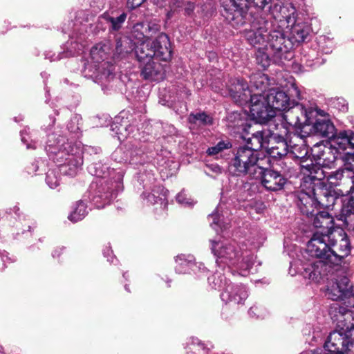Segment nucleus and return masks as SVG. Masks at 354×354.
<instances>
[{
  "mask_svg": "<svg viewBox=\"0 0 354 354\" xmlns=\"http://www.w3.org/2000/svg\"><path fill=\"white\" fill-rule=\"evenodd\" d=\"M289 26H291L290 39L286 38L280 30H269L270 23L262 18L254 21L251 28L245 30L247 41L257 48V62L263 69L271 62L281 64L283 60L291 59V39L295 42H303L310 34V28L306 23L296 21Z\"/></svg>",
  "mask_w": 354,
  "mask_h": 354,
  "instance_id": "obj_1",
  "label": "nucleus"
},
{
  "mask_svg": "<svg viewBox=\"0 0 354 354\" xmlns=\"http://www.w3.org/2000/svg\"><path fill=\"white\" fill-rule=\"evenodd\" d=\"M50 124L44 130L47 136L44 149L53 162L58 165L57 169H50L46 173V182L48 187L55 189L59 185V172L64 176L73 177L77 174L83 165V145L73 142L62 133L59 127H55V118L50 117Z\"/></svg>",
  "mask_w": 354,
  "mask_h": 354,
  "instance_id": "obj_2",
  "label": "nucleus"
},
{
  "mask_svg": "<svg viewBox=\"0 0 354 354\" xmlns=\"http://www.w3.org/2000/svg\"><path fill=\"white\" fill-rule=\"evenodd\" d=\"M298 113L300 115H296L295 121L290 122L291 127L302 129L312 125L310 131L313 133L329 138L332 146L342 149L345 154L354 155V131L344 130L337 133L325 111L309 102L307 104L297 105L286 116L290 118L292 113Z\"/></svg>",
  "mask_w": 354,
  "mask_h": 354,
  "instance_id": "obj_3",
  "label": "nucleus"
},
{
  "mask_svg": "<svg viewBox=\"0 0 354 354\" xmlns=\"http://www.w3.org/2000/svg\"><path fill=\"white\" fill-rule=\"evenodd\" d=\"M263 243L262 240L252 242L250 249L244 248L246 243L242 246L234 241L210 240V250L216 258L217 266L222 270H227L232 274L236 272L241 276H247L257 272L255 259L252 250L259 248Z\"/></svg>",
  "mask_w": 354,
  "mask_h": 354,
  "instance_id": "obj_4",
  "label": "nucleus"
},
{
  "mask_svg": "<svg viewBox=\"0 0 354 354\" xmlns=\"http://www.w3.org/2000/svg\"><path fill=\"white\" fill-rule=\"evenodd\" d=\"M325 239L330 240V238L327 236H323L316 234L313 239L308 241L306 253L317 259L301 263L299 266H298V261H290L289 273L292 276L297 273H301L305 278L315 282H319L329 274L333 272L338 265L330 262V257L326 252L328 245L324 243Z\"/></svg>",
  "mask_w": 354,
  "mask_h": 354,
  "instance_id": "obj_5",
  "label": "nucleus"
},
{
  "mask_svg": "<svg viewBox=\"0 0 354 354\" xmlns=\"http://www.w3.org/2000/svg\"><path fill=\"white\" fill-rule=\"evenodd\" d=\"M114 180L96 179L86 194L89 202L96 208L101 209L115 199L118 193L122 191V174L113 171Z\"/></svg>",
  "mask_w": 354,
  "mask_h": 354,
  "instance_id": "obj_6",
  "label": "nucleus"
},
{
  "mask_svg": "<svg viewBox=\"0 0 354 354\" xmlns=\"http://www.w3.org/2000/svg\"><path fill=\"white\" fill-rule=\"evenodd\" d=\"M259 153L254 149L240 146L233 151L228 169L233 176L256 177L257 172H261Z\"/></svg>",
  "mask_w": 354,
  "mask_h": 354,
  "instance_id": "obj_7",
  "label": "nucleus"
},
{
  "mask_svg": "<svg viewBox=\"0 0 354 354\" xmlns=\"http://www.w3.org/2000/svg\"><path fill=\"white\" fill-rule=\"evenodd\" d=\"M272 0H221L222 15L234 27L245 23L248 8L253 6L263 9Z\"/></svg>",
  "mask_w": 354,
  "mask_h": 354,
  "instance_id": "obj_8",
  "label": "nucleus"
},
{
  "mask_svg": "<svg viewBox=\"0 0 354 354\" xmlns=\"http://www.w3.org/2000/svg\"><path fill=\"white\" fill-rule=\"evenodd\" d=\"M301 167L311 183L315 182L318 185L322 183L326 187L327 184L329 185V188L339 185L345 174L347 177L352 178V182L354 183V165H351L350 168L339 169L330 173L319 165L302 164Z\"/></svg>",
  "mask_w": 354,
  "mask_h": 354,
  "instance_id": "obj_9",
  "label": "nucleus"
},
{
  "mask_svg": "<svg viewBox=\"0 0 354 354\" xmlns=\"http://www.w3.org/2000/svg\"><path fill=\"white\" fill-rule=\"evenodd\" d=\"M352 344L354 342L349 339L348 334L335 330L328 336L324 343V351H308L303 354H348Z\"/></svg>",
  "mask_w": 354,
  "mask_h": 354,
  "instance_id": "obj_10",
  "label": "nucleus"
},
{
  "mask_svg": "<svg viewBox=\"0 0 354 354\" xmlns=\"http://www.w3.org/2000/svg\"><path fill=\"white\" fill-rule=\"evenodd\" d=\"M267 102L271 108L276 112V111H286L284 115V119L287 121V124L290 126L291 121H295L297 115H300V113H292L291 117H287L288 112L292 111L295 106L298 104H307V103H298L295 102V100H291L288 95L282 91L276 89H271L266 95Z\"/></svg>",
  "mask_w": 354,
  "mask_h": 354,
  "instance_id": "obj_11",
  "label": "nucleus"
},
{
  "mask_svg": "<svg viewBox=\"0 0 354 354\" xmlns=\"http://www.w3.org/2000/svg\"><path fill=\"white\" fill-rule=\"evenodd\" d=\"M138 120L127 112L122 111L115 118L114 122L111 125V130L122 142L128 138H136L139 134L137 128Z\"/></svg>",
  "mask_w": 354,
  "mask_h": 354,
  "instance_id": "obj_12",
  "label": "nucleus"
},
{
  "mask_svg": "<svg viewBox=\"0 0 354 354\" xmlns=\"http://www.w3.org/2000/svg\"><path fill=\"white\" fill-rule=\"evenodd\" d=\"M252 119L257 123H266L273 118L276 113L267 102L266 96L254 93L248 102Z\"/></svg>",
  "mask_w": 354,
  "mask_h": 354,
  "instance_id": "obj_13",
  "label": "nucleus"
},
{
  "mask_svg": "<svg viewBox=\"0 0 354 354\" xmlns=\"http://www.w3.org/2000/svg\"><path fill=\"white\" fill-rule=\"evenodd\" d=\"M279 131L278 133H271L270 144H268L266 151L271 157L274 158H281L285 156L288 158L290 130L286 124H283Z\"/></svg>",
  "mask_w": 354,
  "mask_h": 354,
  "instance_id": "obj_14",
  "label": "nucleus"
},
{
  "mask_svg": "<svg viewBox=\"0 0 354 354\" xmlns=\"http://www.w3.org/2000/svg\"><path fill=\"white\" fill-rule=\"evenodd\" d=\"M109 46L105 44L99 43L94 46L90 51V56L94 63L84 64V74L86 77H98L102 70L105 69L106 62L102 63L108 57Z\"/></svg>",
  "mask_w": 354,
  "mask_h": 354,
  "instance_id": "obj_15",
  "label": "nucleus"
},
{
  "mask_svg": "<svg viewBox=\"0 0 354 354\" xmlns=\"http://www.w3.org/2000/svg\"><path fill=\"white\" fill-rule=\"evenodd\" d=\"M143 145H132L127 151L122 148L117 149L112 154V158L118 162L129 163L134 166L142 165L150 160L145 151Z\"/></svg>",
  "mask_w": 354,
  "mask_h": 354,
  "instance_id": "obj_16",
  "label": "nucleus"
},
{
  "mask_svg": "<svg viewBox=\"0 0 354 354\" xmlns=\"http://www.w3.org/2000/svg\"><path fill=\"white\" fill-rule=\"evenodd\" d=\"M328 296L332 300H342L349 308H354V293L346 277L337 281L328 289Z\"/></svg>",
  "mask_w": 354,
  "mask_h": 354,
  "instance_id": "obj_17",
  "label": "nucleus"
},
{
  "mask_svg": "<svg viewBox=\"0 0 354 354\" xmlns=\"http://www.w3.org/2000/svg\"><path fill=\"white\" fill-rule=\"evenodd\" d=\"M248 296V289L245 286L230 283L221 292V299L226 304L234 307L244 304Z\"/></svg>",
  "mask_w": 354,
  "mask_h": 354,
  "instance_id": "obj_18",
  "label": "nucleus"
},
{
  "mask_svg": "<svg viewBox=\"0 0 354 354\" xmlns=\"http://www.w3.org/2000/svg\"><path fill=\"white\" fill-rule=\"evenodd\" d=\"M317 234L323 236H327L330 238V240H324V243L328 245L326 252L330 257V262L333 264H337L339 266L343 259L350 253V244L348 239H342L339 245V249L337 250L339 252H337V251L334 249L336 246L337 240L335 239L333 234L332 235L322 234L321 233Z\"/></svg>",
  "mask_w": 354,
  "mask_h": 354,
  "instance_id": "obj_19",
  "label": "nucleus"
},
{
  "mask_svg": "<svg viewBox=\"0 0 354 354\" xmlns=\"http://www.w3.org/2000/svg\"><path fill=\"white\" fill-rule=\"evenodd\" d=\"M261 176L262 185L268 191L277 192L283 188L286 179L279 172L261 166V172H257L255 178Z\"/></svg>",
  "mask_w": 354,
  "mask_h": 354,
  "instance_id": "obj_20",
  "label": "nucleus"
},
{
  "mask_svg": "<svg viewBox=\"0 0 354 354\" xmlns=\"http://www.w3.org/2000/svg\"><path fill=\"white\" fill-rule=\"evenodd\" d=\"M248 83L243 80L236 78L231 81L229 93L231 97L240 105H246L253 95Z\"/></svg>",
  "mask_w": 354,
  "mask_h": 354,
  "instance_id": "obj_21",
  "label": "nucleus"
},
{
  "mask_svg": "<svg viewBox=\"0 0 354 354\" xmlns=\"http://www.w3.org/2000/svg\"><path fill=\"white\" fill-rule=\"evenodd\" d=\"M312 219L313 225L317 230L313 234L310 239H313L317 233H321L322 234H333V225L334 220L333 216L326 211H319L313 212V216H310Z\"/></svg>",
  "mask_w": 354,
  "mask_h": 354,
  "instance_id": "obj_22",
  "label": "nucleus"
},
{
  "mask_svg": "<svg viewBox=\"0 0 354 354\" xmlns=\"http://www.w3.org/2000/svg\"><path fill=\"white\" fill-rule=\"evenodd\" d=\"M311 183L313 184V193L317 197L318 206L328 209L339 200L335 192L332 191L331 188L324 186V183H320L319 185L316 184L315 182Z\"/></svg>",
  "mask_w": 354,
  "mask_h": 354,
  "instance_id": "obj_23",
  "label": "nucleus"
},
{
  "mask_svg": "<svg viewBox=\"0 0 354 354\" xmlns=\"http://www.w3.org/2000/svg\"><path fill=\"white\" fill-rule=\"evenodd\" d=\"M288 158L302 160L308 153V148L304 140V136L290 132L289 139Z\"/></svg>",
  "mask_w": 354,
  "mask_h": 354,
  "instance_id": "obj_24",
  "label": "nucleus"
},
{
  "mask_svg": "<svg viewBox=\"0 0 354 354\" xmlns=\"http://www.w3.org/2000/svg\"><path fill=\"white\" fill-rule=\"evenodd\" d=\"M154 57L160 61L167 62L171 58V50L168 36L160 33L157 38L151 41Z\"/></svg>",
  "mask_w": 354,
  "mask_h": 354,
  "instance_id": "obj_25",
  "label": "nucleus"
},
{
  "mask_svg": "<svg viewBox=\"0 0 354 354\" xmlns=\"http://www.w3.org/2000/svg\"><path fill=\"white\" fill-rule=\"evenodd\" d=\"M175 270L178 274H196L194 268L205 269L202 267V263L195 262V258L191 254H179L175 259Z\"/></svg>",
  "mask_w": 354,
  "mask_h": 354,
  "instance_id": "obj_26",
  "label": "nucleus"
},
{
  "mask_svg": "<svg viewBox=\"0 0 354 354\" xmlns=\"http://www.w3.org/2000/svg\"><path fill=\"white\" fill-rule=\"evenodd\" d=\"M141 76L150 81H160L164 79V73L162 66L160 64L153 61L147 60L143 63H139Z\"/></svg>",
  "mask_w": 354,
  "mask_h": 354,
  "instance_id": "obj_27",
  "label": "nucleus"
},
{
  "mask_svg": "<svg viewBox=\"0 0 354 354\" xmlns=\"http://www.w3.org/2000/svg\"><path fill=\"white\" fill-rule=\"evenodd\" d=\"M338 310L339 315L335 316L336 318L333 317L337 322V331L348 334L354 329V313L343 307H339Z\"/></svg>",
  "mask_w": 354,
  "mask_h": 354,
  "instance_id": "obj_28",
  "label": "nucleus"
},
{
  "mask_svg": "<svg viewBox=\"0 0 354 354\" xmlns=\"http://www.w3.org/2000/svg\"><path fill=\"white\" fill-rule=\"evenodd\" d=\"M163 192V188L161 187H153L149 192L145 191L141 194L142 203L145 205H160L161 209H165L167 205L166 202V196Z\"/></svg>",
  "mask_w": 354,
  "mask_h": 354,
  "instance_id": "obj_29",
  "label": "nucleus"
},
{
  "mask_svg": "<svg viewBox=\"0 0 354 354\" xmlns=\"http://www.w3.org/2000/svg\"><path fill=\"white\" fill-rule=\"evenodd\" d=\"M297 205L303 214L308 217L313 215L315 208L318 207V201L313 189L309 193L302 192L299 194Z\"/></svg>",
  "mask_w": 354,
  "mask_h": 354,
  "instance_id": "obj_30",
  "label": "nucleus"
},
{
  "mask_svg": "<svg viewBox=\"0 0 354 354\" xmlns=\"http://www.w3.org/2000/svg\"><path fill=\"white\" fill-rule=\"evenodd\" d=\"M326 153L320 158V160L315 164H308V165H319L324 169H332L335 167V162L337 159V153H342L346 156L347 159H351L354 157V155H346L342 149H337L335 146H332L330 149H326Z\"/></svg>",
  "mask_w": 354,
  "mask_h": 354,
  "instance_id": "obj_31",
  "label": "nucleus"
},
{
  "mask_svg": "<svg viewBox=\"0 0 354 354\" xmlns=\"http://www.w3.org/2000/svg\"><path fill=\"white\" fill-rule=\"evenodd\" d=\"M223 206L222 204L218 205L215 212L209 216V218L212 219L210 225L217 233L226 230L230 221L228 212L224 210Z\"/></svg>",
  "mask_w": 354,
  "mask_h": 354,
  "instance_id": "obj_32",
  "label": "nucleus"
},
{
  "mask_svg": "<svg viewBox=\"0 0 354 354\" xmlns=\"http://www.w3.org/2000/svg\"><path fill=\"white\" fill-rule=\"evenodd\" d=\"M271 133L268 130L257 131L254 133L251 138L247 140L246 145L243 146V147H248L254 149L255 151H258L259 149L266 148L270 144V136Z\"/></svg>",
  "mask_w": 354,
  "mask_h": 354,
  "instance_id": "obj_33",
  "label": "nucleus"
},
{
  "mask_svg": "<svg viewBox=\"0 0 354 354\" xmlns=\"http://www.w3.org/2000/svg\"><path fill=\"white\" fill-rule=\"evenodd\" d=\"M88 172L97 177V179H107L108 180H114L113 171L115 174H122L120 171L117 172L114 169H110V167L102 163L101 161L93 162L88 167Z\"/></svg>",
  "mask_w": 354,
  "mask_h": 354,
  "instance_id": "obj_34",
  "label": "nucleus"
},
{
  "mask_svg": "<svg viewBox=\"0 0 354 354\" xmlns=\"http://www.w3.org/2000/svg\"><path fill=\"white\" fill-rule=\"evenodd\" d=\"M275 9L279 12V15L275 16V17L279 18L280 21H286L288 26L296 22V8L291 3H287L282 5H277Z\"/></svg>",
  "mask_w": 354,
  "mask_h": 354,
  "instance_id": "obj_35",
  "label": "nucleus"
},
{
  "mask_svg": "<svg viewBox=\"0 0 354 354\" xmlns=\"http://www.w3.org/2000/svg\"><path fill=\"white\" fill-rule=\"evenodd\" d=\"M135 53L139 63H143L145 61H151L154 57V51H153L152 44L150 39L142 41L138 43L135 48Z\"/></svg>",
  "mask_w": 354,
  "mask_h": 354,
  "instance_id": "obj_36",
  "label": "nucleus"
},
{
  "mask_svg": "<svg viewBox=\"0 0 354 354\" xmlns=\"http://www.w3.org/2000/svg\"><path fill=\"white\" fill-rule=\"evenodd\" d=\"M88 201H89V199H88L86 195L85 194L84 195L82 199L78 201L76 203V206L74 210L69 214L68 217L71 221L76 223L82 220L86 216L88 212V207L86 203Z\"/></svg>",
  "mask_w": 354,
  "mask_h": 354,
  "instance_id": "obj_37",
  "label": "nucleus"
},
{
  "mask_svg": "<svg viewBox=\"0 0 354 354\" xmlns=\"http://www.w3.org/2000/svg\"><path fill=\"white\" fill-rule=\"evenodd\" d=\"M268 84V76L264 74L256 73L250 77V89L252 91V88H254L261 95L266 90Z\"/></svg>",
  "mask_w": 354,
  "mask_h": 354,
  "instance_id": "obj_38",
  "label": "nucleus"
},
{
  "mask_svg": "<svg viewBox=\"0 0 354 354\" xmlns=\"http://www.w3.org/2000/svg\"><path fill=\"white\" fill-rule=\"evenodd\" d=\"M136 44L128 37H123L116 40L115 50L120 55L128 54L135 50Z\"/></svg>",
  "mask_w": 354,
  "mask_h": 354,
  "instance_id": "obj_39",
  "label": "nucleus"
},
{
  "mask_svg": "<svg viewBox=\"0 0 354 354\" xmlns=\"http://www.w3.org/2000/svg\"><path fill=\"white\" fill-rule=\"evenodd\" d=\"M208 283L212 289L218 290H224L225 287L229 285L225 273H221L217 270L212 276L208 277Z\"/></svg>",
  "mask_w": 354,
  "mask_h": 354,
  "instance_id": "obj_40",
  "label": "nucleus"
},
{
  "mask_svg": "<svg viewBox=\"0 0 354 354\" xmlns=\"http://www.w3.org/2000/svg\"><path fill=\"white\" fill-rule=\"evenodd\" d=\"M301 65L302 67H308L310 68H313L317 67L324 63L323 59H320L316 56V53L315 50H310L308 55H304L301 59Z\"/></svg>",
  "mask_w": 354,
  "mask_h": 354,
  "instance_id": "obj_41",
  "label": "nucleus"
},
{
  "mask_svg": "<svg viewBox=\"0 0 354 354\" xmlns=\"http://www.w3.org/2000/svg\"><path fill=\"white\" fill-rule=\"evenodd\" d=\"M341 202L342 203L341 208L342 212L348 214V212L354 211V183L350 188V193L348 195L343 196Z\"/></svg>",
  "mask_w": 354,
  "mask_h": 354,
  "instance_id": "obj_42",
  "label": "nucleus"
},
{
  "mask_svg": "<svg viewBox=\"0 0 354 354\" xmlns=\"http://www.w3.org/2000/svg\"><path fill=\"white\" fill-rule=\"evenodd\" d=\"M189 122L191 124L199 125H210L212 124V118L204 112L191 113L189 116Z\"/></svg>",
  "mask_w": 354,
  "mask_h": 354,
  "instance_id": "obj_43",
  "label": "nucleus"
},
{
  "mask_svg": "<svg viewBox=\"0 0 354 354\" xmlns=\"http://www.w3.org/2000/svg\"><path fill=\"white\" fill-rule=\"evenodd\" d=\"M127 15L125 12H122L120 16L117 17H107L106 20L110 24L109 29L111 31H118L120 30L127 19Z\"/></svg>",
  "mask_w": 354,
  "mask_h": 354,
  "instance_id": "obj_44",
  "label": "nucleus"
},
{
  "mask_svg": "<svg viewBox=\"0 0 354 354\" xmlns=\"http://www.w3.org/2000/svg\"><path fill=\"white\" fill-rule=\"evenodd\" d=\"M232 147V144L229 140H221L216 145L209 147L206 153L208 156H217L225 149Z\"/></svg>",
  "mask_w": 354,
  "mask_h": 354,
  "instance_id": "obj_45",
  "label": "nucleus"
},
{
  "mask_svg": "<svg viewBox=\"0 0 354 354\" xmlns=\"http://www.w3.org/2000/svg\"><path fill=\"white\" fill-rule=\"evenodd\" d=\"M20 133L21 141L26 145L27 149H36V140L33 139V133L30 131L29 128L24 129Z\"/></svg>",
  "mask_w": 354,
  "mask_h": 354,
  "instance_id": "obj_46",
  "label": "nucleus"
},
{
  "mask_svg": "<svg viewBox=\"0 0 354 354\" xmlns=\"http://www.w3.org/2000/svg\"><path fill=\"white\" fill-rule=\"evenodd\" d=\"M330 147L326 146L322 142L316 143L311 148V154L315 160V162H318L320 158L326 153V149H330Z\"/></svg>",
  "mask_w": 354,
  "mask_h": 354,
  "instance_id": "obj_47",
  "label": "nucleus"
},
{
  "mask_svg": "<svg viewBox=\"0 0 354 354\" xmlns=\"http://www.w3.org/2000/svg\"><path fill=\"white\" fill-rule=\"evenodd\" d=\"M338 219L342 221L348 230L354 231V211L351 212H342L337 216Z\"/></svg>",
  "mask_w": 354,
  "mask_h": 354,
  "instance_id": "obj_48",
  "label": "nucleus"
},
{
  "mask_svg": "<svg viewBox=\"0 0 354 354\" xmlns=\"http://www.w3.org/2000/svg\"><path fill=\"white\" fill-rule=\"evenodd\" d=\"M250 317L257 319H263L267 315V310L261 305L255 304L248 310Z\"/></svg>",
  "mask_w": 354,
  "mask_h": 354,
  "instance_id": "obj_49",
  "label": "nucleus"
},
{
  "mask_svg": "<svg viewBox=\"0 0 354 354\" xmlns=\"http://www.w3.org/2000/svg\"><path fill=\"white\" fill-rule=\"evenodd\" d=\"M145 24L143 23H137L133 27L132 37L138 40V43L149 39V36L145 35L144 32H141Z\"/></svg>",
  "mask_w": 354,
  "mask_h": 354,
  "instance_id": "obj_50",
  "label": "nucleus"
},
{
  "mask_svg": "<svg viewBox=\"0 0 354 354\" xmlns=\"http://www.w3.org/2000/svg\"><path fill=\"white\" fill-rule=\"evenodd\" d=\"M82 118L79 115H73L67 124V129L72 133H77L80 130V123Z\"/></svg>",
  "mask_w": 354,
  "mask_h": 354,
  "instance_id": "obj_51",
  "label": "nucleus"
},
{
  "mask_svg": "<svg viewBox=\"0 0 354 354\" xmlns=\"http://www.w3.org/2000/svg\"><path fill=\"white\" fill-rule=\"evenodd\" d=\"M178 203L184 207H192L195 204V201L189 197L185 192V190L179 192L176 197Z\"/></svg>",
  "mask_w": 354,
  "mask_h": 354,
  "instance_id": "obj_52",
  "label": "nucleus"
},
{
  "mask_svg": "<svg viewBox=\"0 0 354 354\" xmlns=\"http://www.w3.org/2000/svg\"><path fill=\"white\" fill-rule=\"evenodd\" d=\"M188 344L193 346L192 348H190L192 350L198 351L202 354H207V350L198 338L191 337L189 340Z\"/></svg>",
  "mask_w": 354,
  "mask_h": 354,
  "instance_id": "obj_53",
  "label": "nucleus"
},
{
  "mask_svg": "<svg viewBox=\"0 0 354 354\" xmlns=\"http://www.w3.org/2000/svg\"><path fill=\"white\" fill-rule=\"evenodd\" d=\"M182 6L181 0H170L169 8L170 10L167 12V17L170 18L172 15L177 10L178 8Z\"/></svg>",
  "mask_w": 354,
  "mask_h": 354,
  "instance_id": "obj_54",
  "label": "nucleus"
},
{
  "mask_svg": "<svg viewBox=\"0 0 354 354\" xmlns=\"http://www.w3.org/2000/svg\"><path fill=\"white\" fill-rule=\"evenodd\" d=\"M160 30V26L156 24V23L150 22L148 24L147 27L146 28L145 32L147 34V36L151 37L153 34L158 32Z\"/></svg>",
  "mask_w": 354,
  "mask_h": 354,
  "instance_id": "obj_55",
  "label": "nucleus"
},
{
  "mask_svg": "<svg viewBox=\"0 0 354 354\" xmlns=\"http://www.w3.org/2000/svg\"><path fill=\"white\" fill-rule=\"evenodd\" d=\"M146 0H127V7L132 10L140 7Z\"/></svg>",
  "mask_w": 354,
  "mask_h": 354,
  "instance_id": "obj_56",
  "label": "nucleus"
},
{
  "mask_svg": "<svg viewBox=\"0 0 354 354\" xmlns=\"http://www.w3.org/2000/svg\"><path fill=\"white\" fill-rule=\"evenodd\" d=\"M64 53H59L57 55L55 53L52 54L50 52L45 54V58L48 59L50 62L59 60L64 57Z\"/></svg>",
  "mask_w": 354,
  "mask_h": 354,
  "instance_id": "obj_57",
  "label": "nucleus"
},
{
  "mask_svg": "<svg viewBox=\"0 0 354 354\" xmlns=\"http://www.w3.org/2000/svg\"><path fill=\"white\" fill-rule=\"evenodd\" d=\"M290 95L292 97H295L298 100H301V93L298 87L295 84H292L290 88L289 89Z\"/></svg>",
  "mask_w": 354,
  "mask_h": 354,
  "instance_id": "obj_58",
  "label": "nucleus"
},
{
  "mask_svg": "<svg viewBox=\"0 0 354 354\" xmlns=\"http://www.w3.org/2000/svg\"><path fill=\"white\" fill-rule=\"evenodd\" d=\"M202 267L205 269V270H203V269L199 270L198 268H194L196 274H194L196 275V277L198 279L205 277L208 272L207 268L204 266V264L203 263H202Z\"/></svg>",
  "mask_w": 354,
  "mask_h": 354,
  "instance_id": "obj_59",
  "label": "nucleus"
},
{
  "mask_svg": "<svg viewBox=\"0 0 354 354\" xmlns=\"http://www.w3.org/2000/svg\"><path fill=\"white\" fill-rule=\"evenodd\" d=\"M207 168L209 169V171L215 174H219L222 173V168L217 164H211L207 166Z\"/></svg>",
  "mask_w": 354,
  "mask_h": 354,
  "instance_id": "obj_60",
  "label": "nucleus"
},
{
  "mask_svg": "<svg viewBox=\"0 0 354 354\" xmlns=\"http://www.w3.org/2000/svg\"><path fill=\"white\" fill-rule=\"evenodd\" d=\"M39 167V161L37 160L33 162L31 166L27 167V172L29 174H34L38 171Z\"/></svg>",
  "mask_w": 354,
  "mask_h": 354,
  "instance_id": "obj_61",
  "label": "nucleus"
},
{
  "mask_svg": "<svg viewBox=\"0 0 354 354\" xmlns=\"http://www.w3.org/2000/svg\"><path fill=\"white\" fill-rule=\"evenodd\" d=\"M8 252H6V251H2L1 252L0 251V257L3 261V263L5 264L7 261L8 262H12L15 261V259L14 258H11V257H9L8 255Z\"/></svg>",
  "mask_w": 354,
  "mask_h": 354,
  "instance_id": "obj_62",
  "label": "nucleus"
},
{
  "mask_svg": "<svg viewBox=\"0 0 354 354\" xmlns=\"http://www.w3.org/2000/svg\"><path fill=\"white\" fill-rule=\"evenodd\" d=\"M111 254L112 251L109 248L104 249L103 251V254L105 257H107V261L113 263L115 257L112 256Z\"/></svg>",
  "mask_w": 354,
  "mask_h": 354,
  "instance_id": "obj_63",
  "label": "nucleus"
},
{
  "mask_svg": "<svg viewBox=\"0 0 354 354\" xmlns=\"http://www.w3.org/2000/svg\"><path fill=\"white\" fill-rule=\"evenodd\" d=\"M64 248H56L52 253V256L53 258H57L60 256L62 253Z\"/></svg>",
  "mask_w": 354,
  "mask_h": 354,
  "instance_id": "obj_64",
  "label": "nucleus"
}]
</instances>
